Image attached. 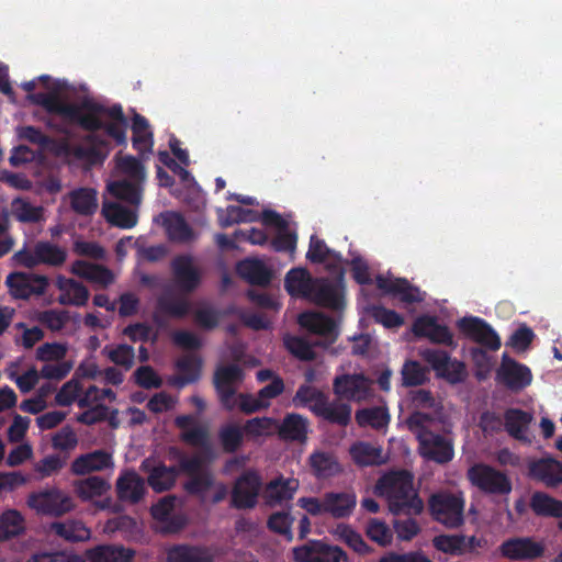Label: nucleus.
<instances>
[{
    "label": "nucleus",
    "mask_w": 562,
    "mask_h": 562,
    "mask_svg": "<svg viewBox=\"0 0 562 562\" xmlns=\"http://www.w3.org/2000/svg\"><path fill=\"white\" fill-rule=\"evenodd\" d=\"M374 492L386 498L393 515H419L424 510V502L414 488V475L407 470L385 473L378 480Z\"/></svg>",
    "instance_id": "f257e3e1"
},
{
    "label": "nucleus",
    "mask_w": 562,
    "mask_h": 562,
    "mask_svg": "<svg viewBox=\"0 0 562 562\" xmlns=\"http://www.w3.org/2000/svg\"><path fill=\"white\" fill-rule=\"evenodd\" d=\"M434 420L429 413L413 412L406 418V425L418 441L419 454L425 460L446 464L454 458V443L452 438L429 429Z\"/></svg>",
    "instance_id": "f03ea898"
},
{
    "label": "nucleus",
    "mask_w": 562,
    "mask_h": 562,
    "mask_svg": "<svg viewBox=\"0 0 562 562\" xmlns=\"http://www.w3.org/2000/svg\"><path fill=\"white\" fill-rule=\"evenodd\" d=\"M292 401L295 407H307L329 424L346 427L351 422L350 404L330 401L325 392L308 384L300 385Z\"/></svg>",
    "instance_id": "7ed1b4c3"
},
{
    "label": "nucleus",
    "mask_w": 562,
    "mask_h": 562,
    "mask_svg": "<svg viewBox=\"0 0 562 562\" xmlns=\"http://www.w3.org/2000/svg\"><path fill=\"white\" fill-rule=\"evenodd\" d=\"M431 518L448 529H457L464 524V501L447 492L432 494L428 499Z\"/></svg>",
    "instance_id": "20e7f679"
},
{
    "label": "nucleus",
    "mask_w": 562,
    "mask_h": 562,
    "mask_svg": "<svg viewBox=\"0 0 562 562\" xmlns=\"http://www.w3.org/2000/svg\"><path fill=\"white\" fill-rule=\"evenodd\" d=\"M308 301L331 311H342L346 306L344 270L340 269L334 280L315 278Z\"/></svg>",
    "instance_id": "39448f33"
},
{
    "label": "nucleus",
    "mask_w": 562,
    "mask_h": 562,
    "mask_svg": "<svg viewBox=\"0 0 562 562\" xmlns=\"http://www.w3.org/2000/svg\"><path fill=\"white\" fill-rule=\"evenodd\" d=\"M468 479L471 484L485 494L507 495L513 485L506 473L485 463H476L468 470Z\"/></svg>",
    "instance_id": "423d86ee"
},
{
    "label": "nucleus",
    "mask_w": 562,
    "mask_h": 562,
    "mask_svg": "<svg viewBox=\"0 0 562 562\" xmlns=\"http://www.w3.org/2000/svg\"><path fill=\"white\" fill-rule=\"evenodd\" d=\"M27 505L37 514L52 517H60L74 508L71 497L58 488L31 493L27 497Z\"/></svg>",
    "instance_id": "0eeeda50"
},
{
    "label": "nucleus",
    "mask_w": 562,
    "mask_h": 562,
    "mask_svg": "<svg viewBox=\"0 0 562 562\" xmlns=\"http://www.w3.org/2000/svg\"><path fill=\"white\" fill-rule=\"evenodd\" d=\"M422 358L431 367L438 378L450 384L461 383L467 378V369L462 361L452 359L450 355L440 349H425Z\"/></svg>",
    "instance_id": "6e6552de"
},
{
    "label": "nucleus",
    "mask_w": 562,
    "mask_h": 562,
    "mask_svg": "<svg viewBox=\"0 0 562 562\" xmlns=\"http://www.w3.org/2000/svg\"><path fill=\"white\" fill-rule=\"evenodd\" d=\"M297 322L308 333L319 336L315 345L327 348L333 345L339 336L337 322L321 312H304L299 315Z\"/></svg>",
    "instance_id": "1a4fd4ad"
},
{
    "label": "nucleus",
    "mask_w": 562,
    "mask_h": 562,
    "mask_svg": "<svg viewBox=\"0 0 562 562\" xmlns=\"http://www.w3.org/2000/svg\"><path fill=\"white\" fill-rule=\"evenodd\" d=\"M83 140L89 145L71 144L68 140H64L59 145V153L90 166L102 164L106 155L102 153L100 146H106V142L95 135L94 132H89L83 137Z\"/></svg>",
    "instance_id": "9d476101"
},
{
    "label": "nucleus",
    "mask_w": 562,
    "mask_h": 562,
    "mask_svg": "<svg viewBox=\"0 0 562 562\" xmlns=\"http://www.w3.org/2000/svg\"><path fill=\"white\" fill-rule=\"evenodd\" d=\"M261 479L255 471H245L235 481L231 505L236 509H251L258 503Z\"/></svg>",
    "instance_id": "9b49d317"
},
{
    "label": "nucleus",
    "mask_w": 562,
    "mask_h": 562,
    "mask_svg": "<svg viewBox=\"0 0 562 562\" xmlns=\"http://www.w3.org/2000/svg\"><path fill=\"white\" fill-rule=\"evenodd\" d=\"M295 562H347V553L337 546H328L321 540H310L292 550Z\"/></svg>",
    "instance_id": "f8f14e48"
},
{
    "label": "nucleus",
    "mask_w": 562,
    "mask_h": 562,
    "mask_svg": "<svg viewBox=\"0 0 562 562\" xmlns=\"http://www.w3.org/2000/svg\"><path fill=\"white\" fill-rule=\"evenodd\" d=\"M371 384L363 373H346L334 379L333 390L340 398L360 403L371 397Z\"/></svg>",
    "instance_id": "ddd939ff"
},
{
    "label": "nucleus",
    "mask_w": 562,
    "mask_h": 562,
    "mask_svg": "<svg viewBox=\"0 0 562 562\" xmlns=\"http://www.w3.org/2000/svg\"><path fill=\"white\" fill-rule=\"evenodd\" d=\"M5 284L12 297L27 300L33 295H43L48 286V279L45 276L26 272H11Z\"/></svg>",
    "instance_id": "4468645a"
},
{
    "label": "nucleus",
    "mask_w": 562,
    "mask_h": 562,
    "mask_svg": "<svg viewBox=\"0 0 562 562\" xmlns=\"http://www.w3.org/2000/svg\"><path fill=\"white\" fill-rule=\"evenodd\" d=\"M496 380L508 390L517 392L531 384L532 373L526 364L516 361L505 352L496 370Z\"/></svg>",
    "instance_id": "2eb2a0df"
},
{
    "label": "nucleus",
    "mask_w": 562,
    "mask_h": 562,
    "mask_svg": "<svg viewBox=\"0 0 562 562\" xmlns=\"http://www.w3.org/2000/svg\"><path fill=\"white\" fill-rule=\"evenodd\" d=\"M459 329L470 339L492 351L501 348V338L492 326L476 316L463 317L458 322Z\"/></svg>",
    "instance_id": "dca6fc26"
},
{
    "label": "nucleus",
    "mask_w": 562,
    "mask_h": 562,
    "mask_svg": "<svg viewBox=\"0 0 562 562\" xmlns=\"http://www.w3.org/2000/svg\"><path fill=\"white\" fill-rule=\"evenodd\" d=\"M178 289L187 294L194 292L202 282V273L190 255L176 256L170 263Z\"/></svg>",
    "instance_id": "f3484780"
},
{
    "label": "nucleus",
    "mask_w": 562,
    "mask_h": 562,
    "mask_svg": "<svg viewBox=\"0 0 562 562\" xmlns=\"http://www.w3.org/2000/svg\"><path fill=\"white\" fill-rule=\"evenodd\" d=\"M82 106L83 120H86V123H82L83 131H100V127L102 126V115L111 117L114 122H126V117L123 113L121 104H114L108 108L99 102L93 101L92 99L85 98L82 99Z\"/></svg>",
    "instance_id": "a211bd4d"
},
{
    "label": "nucleus",
    "mask_w": 562,
    "mask_h": 562,
    "mask_svg": "<svg viewBox=\"0 0 562 562\" xmlns=\"http://www.w3.org/2000/svg\"><path fill=\"white\" fill-rule=\"evenodd\" d=\"M528 475L548 487H555L562 484V462L551 457L532 460L528 464Z\"/></svg>",
    "instance_id": "6ab92c4d"
},
{
    "label": "nucleus",
    "mask_w": 562,
    "mask_h": 562,
    "mask_svg": "<svg viewBox=\"0 0 562 562\" xmlns=\"http://www.w3.org/2000/svg\"><path fill=\"white\" fill-rule=\"evenodd\" d=\"M501 554L513 561L532 560L540 558L544 548L531 538H510L499 547Z\"/></svg>",
    "instance_id": "aec40b11"
},
{
    "label": "nucleus",
    "mask_w": 562,
    "mask_h": 562,
    "mask_svg": "<svg viewBox=\"0 0 562 562\" xmlns=\"http://www.w3.org/2000/svg\"><path fill=\"white\" fill-rule=\"evenodd\" d=\"M413 333L417 337L428 338L434 344L453 346V335L449 327L438 324L434 316H420L413 324Z\"/></svg>",
    "instance_id": "412c9836"
},
{
    "label": "nucleus",
    "mask_w": 562,
    "mask_h": 562,
    "mask_svg": "<svg viewBox=\"0 0 562 562\" xmlns=\"http://www.w3.org/2000/svg\"><path fill=\"white\" fill-rule=\"evenodd\" d=\"M167 562H215V552L211 547L173 544L166 551Z\"/></svg>",
    "instance_id": "4be33fe9"
},
{
    "label": "nucleus",
    "mask_w": 562,
    "mask_h": 562,
    "mask_svg": "<svg viewBox=\"0 0 562 562\" xmlns=\"http://www.w3.org/2000/svg\"><path fill=\"white\" fill-rule=\"evenodd\" d=\"M324 502L326 515L334 519H346L357 506V495L353 492H326Z\"/></svg>",
    "instance_id": "5701e85b"
},
{
    "label": "nucleus",
    "mask_w": 562,
    "mask_h": 562,
    "mask_svg": "<svg viewBox=\"0 0 562 562\" xmlns=\"http://www.w3.org/2000/svg\"><path fill=\"white\" fill-rule=\"evenodd\" d=\"M376 286L390 294L400 296L404 303H419L424 296L417 286L412 285L406 279H389L379 274L375 279Z\"/></svg>",
    "instance_id": "b1692460"
},
{
    "label": "nucleus",
    "mask_w": 562,
    "mask_h": 562,
    "mask_svg": "<svg viewBox=\"0 0 562 562\" xmlns=\"http://www.w3.org/2000/svg\"><path fill=\"white\" fill-rule=\"evenodd\" d=\"M156 310L153 321L157 326L164 327L166 322L160 313L173 318H183L190 313V302L186 297L162 294L157 299Z\"/></svg>",
    "instance_id": "393cba45"
},
{
    "label": "nucleus",
    "mask_w": 562,
    "mask_h": 562,
    "mask_svg": "<svg viewBox=\"0 0 562 562\" xmlns=\"http://www.w3.org/2000/svg\"><path fill=\"white\" fill-rule=\"evenodd\" d=\"M312 474L318 480L334 477L342 472L337 457L330 451L316 450L307 459Z\"/></svg>",
    "instance_id": "a878e982"
},
{
    "label": "nucleus",
    "mask_w": 562,
    "mask_h": 562,
    "mask_svg": "<svg viewBox=\"0 0 562 562\" xmlns=\"http://www.w3.org/2000/svg\"><path fill=\"white\" fill-rule=\"evenodd\" d=\"M145 481L135 471L122 473L116 481L117 498L131 504L139 503L145 495Z\"/></svg>",
    "instance_id": "bb28decb"
},
{
    "label": "nucleus",
    "mask_w": 562,
    "mask_h": 562,
    "mask_svg": "<svg viewBox=\"0 0 562 562\" xmlns=\"http://www.w3.org/2000/svg\"><path fill=\"white\" fill-rule=\"evenodd\" d=\"M278 435L284 441L305 443L308 435V419L300 414H286L278 426Z\"/></svg>",
    "instance_id": "cd10ccee"
},
{
    "label": "nucleus",
    "mask_w": 562,
    "mask_h": 562,
    "mask_svg": "<svg viewBox=\"0 0 562 562\" xmlns=\"http://www.w3.org/2000/svg\"><path fill=\"white\" fill-rule=\"evenodd\" d=\"M112 465V456L100 449L77 457L71 463V472L76 475H85L90 472L102 471Z\"/></svg>",
    "instance_id": "c85d7f7f"
},
{
    "label": "nucleus",
    "mask_w": 562,
    "mask_h": 562,
    "mask_svg": "<svg viewBox=\"0 0 562 562\" xmlns=\"http://www.w3.org/2000/svg\"><path fill=\"white\" fill-rule=\"evenodd\" d=\"M176 368L180 374L170 379V384L182 389L188 384L199 381L202 370V359L199 356L186 355L176 361Z\"/></svg>",
    "instance_id": "c756f323"
},
{
    "label": "nucleus",
    "mask_w": 562,
    "mask_h": 562,
    "mask_svg": "<svg viewBox=\"0 0 562 562\" xmlns=\"http://www.w3.org/2000/svg\"><path fill=\"white\" fill-rule=\"evenodd\" d=\"M70 271L71 273L103 288L109 286L114 281V274L108 267L91 263L86 260L79 259L74 261Z\"/></svg>",
    "instance_id": "7c9ffc66"
},
{
    "label": "nucleus",
    "mask_w": 562,
    "mask_h": 562,
    "mask_svg": "<svg viewBox=\"0 0 562 562\" xmlns=\"http://www.w3.org/2000/svg\"><path fill=\"white\" fill-rule=\"evenodd\" d=\"M48 113L63 116L68 123L82 128L83 106L82 100L79 103L64 102L56 93H52L43 106Z\"/></svg>",
    "instance_id": "2f4dec72"
},
{
    "label": "nucleus",
    "mask_w": 562,
    "mask_h": 562,
    "mask_svg": "<svg viewBox=\"0 0 562 562\" xmlns=\"http://www.w3.org/2000/svg\"><path fill=\"white\" fill-rule=\"evenodd\" d=\"M315 278L306 268H292L284 278V289L293 297L308 300Z\"/></svg>",
    "instance_id": "473e14b6"
},
{
    "label": "nucleus",
    "mask_w": 562,
    "mask_h": 562,
    "mask_svg": "<svg viewBox=\"0 0 562 562\" xmlns=\"http://www.w3.org/2000/svg\"><path fill=\"white\" fill-rule=\"evenodd\" d=\"M90 562H131L135 551L117 544H98L86 551Z\"/></svg>",
    "instance_id": "72a5a7b5"
},
{
    "label": "nucleus",
    "mask_w": 562,
    "mask_h": 562,
    "mask_svg": "<svg viewBox=\"0 0 562 562\" xmlns=\"http://www.w3.org/2000/svg\"><path fill=\"white\" fill-rule=\"evenodd\" d=\"M102 215L109 224L123 229L133 228L138 221L136 210L128 209L117 202H104Z\"/></svg>",
    "instance_id": "f704fd0d"
},
{
    "label": "nucleus",
    "mask_w": 562,
    "mask_h": 562,
    "mask_svg": "<svg viewBox=\"0 0 562 562\" xmlns=\"http://www.w3.org/2000/svg\"><path fill=\"white\" fill-rule=\"evenodd\" d=\"M49 531L71 543L85 542L91 538V530L78 519L54 521L49 525Z\"/></svg>",
    "instance_id": "c9c22d12"
},
{
    "label": "nucleus",
    "mask_w": 562,
    "mask_h": 562,
    "mask_svg": "<svg viewBox=\"0 0 562 562\" xmlns=\"http://www.w3.org/2000/svg\"><path fill=\"white\" fill-rule=\"evenodd\" d=\"M142 468L148 471V485L157 493L169 491L175 485L179 475V470L176 467H167L164 463H159L148 470L145 461Z\"/></svg>",
    "instance_id": "e433bc0d"
},
{
    "label": "nucleus",
    "mask_w": 562,
    "mask_h": 562,
    "mask_svg": "<svg viewBox=\"0 0 562 562\" xmlns=\"http://www.w3.org/2000/svg\"><path fill=\"white\" fill-rule=\"evenodd\" d=\"M238 274L252 285L266 286L271 282V270L259 259H245L237 265Z\"/></svg>",
    "instance_id": "4c0bfd02"
},
{
    "label": "nucleus",
    "mask_w": 562,
    "mask_h": 562,
    "mask_svg": "<svg viewBox=\"0 0 562 562\" xmlns=\"http://www.w3.org/2000/svg\"><path fill=\"white\" fill-rule=\"evenodd\" d=\"M299 488V481L295 479L279 477L268 483L266 488L267 503L270 506L279 505L291 501Z\"/></svg>",
    "instance_id": "58836bf2"
},
{
    "label": "nucleus",
    "mask_w": 562,
    "mask_h": 562,
    "mask_svg": "<svg viewBox=\"0 0 562 562\" xmlns=\"http://www.w3.org/2000/svg\"><path fill=\"white\" fill-rule=\"evenodd\" d=\"M108 191L114 198L138 206L142 202L143 187L140 182L122 179L108 184Z\"/></svg>",
    "instance_id": "ea45409f"
},
{
    "label": "nucleus",
    "mask_w": 562,
    "mask_h": 562,
    "mask_svg": "<svg viewBox=\"0 0 562 562\" xmlns=\"http://www.w3.org/2000/svg\"><path fill=\"white\" fill-rule=\"evenodd\" d=\"M58 288L66 293L58 301L64 305L83 306L89 300V291L86 285L74 279H58Z\"/></svg>",
    "instance_id": "a19ab883"
},
{
    "label": "nucleus",
    "mask_w": 562,
    "mask_h": 562,
    "mask_svg": "<svg viewBox=\"0 0 562 562\" xmlns=\"http://www.w3.org/2000/svg\"><path fill=\"white\" fill-rule=\"evenodd\" d=\"M35 258L38 266L60 267L67 259V250L52 241L40 240L35 244Z\"/></svg>",
    "instance_id": "79ce46f5"
},
{
    "label": "nucleus",
    "mask_w": 562,
    "mask_h": 562,
    "mask_svg": "<svg viewBox=\"0 0 562 562\" xmlns=\"http://www.w3.org/2000/svg\"><path fill=\"white\" fill-rule=\"evenodd\" d=\"M25 531V520L16 509H7L0 515V542L10 540Z\"/></svg>",
    "instance_id": "37998d69"
},
{
    "label": "nucleus",
    "mask_w": 562,
    "mask_h": 562,
    "mask_svg": "<svg viewBox=\"0 0 562 562\" xmlns=\"http://www.w3.org/2000/svg\"><path fill=\"white\" fill-rule=\"evenodd\" d=\"M165 227L170 240L177 243H188L194 239L195 235L192 227L179 213H171L165 218Z\"/></svg>",
    "instance_id": "c03bdc74"
},
{
    "label": "nucleus",
    "mask_w": 562,
    "mask_h": 562,
    "mask_svg": "<svg viewBox=\"0 0 562 562\" xmlns=\"http://www.w3.org/2000/svg\"><path fill=\"white\" fill-rule=\"evenodd\" d=\"M531 422V415L519 408H508L504 414V428L517 440L525 438V430Z\"/></svg>",
    "instance_id": "a18cd8bd"
},
{
    "label": "nucleus",
    "mask_w": 562,
    "mask_h": 562,
    "mask_svg": "<svg viewBox=\"0 0 562 562\" xmlns=\"http://www.w3.org/2000/svg\"><path fill=\"white\" fill-rule=\"evenodd\" d=\"M530 508L537 516L562 517V501L555 499L542 492L532 494Z\"/></svg>",
    "instance_id": "49530a36"
},
{
    "label": "nucleus",
    "mask_w": 562,
    "mask_h": 562,
    "mask_svg": "<svg viewBox=\"0 0 562 562\" xmlns=\"http://www.w3.org/2000/svg\"><path fill=\"white\" fill-rule=\"evenodd\" d=\"M355 418L360 427L370 426L376 430L386 427L390 423V414L387 409L381 406L358 409Z\"/></svg>",
    "instance_id": "de8ad7c7"
},
{
    "label": "nucleus",
    "mask_w": 562,
    "mask_h": 562,
    "mask_svg": "<svg viewBox=\"0 0 562 562\" xmlns=\"http://www.w3.org/2000/svg\"><path fill=\"white\" fill-rule=\"evenodd\" d=\"M71 209L80 215H92L98 207L97 192L93 189L80 188L70 193Z\"/></svg>",
    "instance_id": "09e8293b"
},
{
    "label": "nucleus",
    "mask_w": 562,
    "mask_h": 562,
    "mask_svg": "<svg viewBox=\"0 0 562 562\" xmlns=\"http://www.w3.org/2000/svg\"><path fill=\"white\" fill-rule=\"evenodd\" d=\"M76 492L82 501H90L93 497L102 496L105 494L111 485L110 483L98 475H92L87 479L77 481L75 484Z\"/></svg>",
    "instance_id": "8fccbe9b"
},
{
    "label": "nucleus",
    "mask_w": 562,
    "mask_h": 562,
    "mask_svg": "<svg viewBox=\"0 0 562 562\" xmlns=\"http://www.w3.org/2000/svg\"><path fill=\"white\" fill-rule=\"evenodd\" d=\"M382 450L368 442H357L350 448V456L360 467L379 465L383 462Z\"/></svg>",
    "instance_id": "3c124183"
},
{
    "label": "nucleus",
    "mask_w": 562,
    "mask_h": 562,
    "mask_svg": "<svg viewBox=\"0 0 562 562\" xmlns=\"http://www.w3.org/2000/svg\"><path fill=\"white\" fill-rule=\"evenodd\" d=\"M306 258L312 263H324L327 259L334 260L338 265L342 262L341 255L330 249L326 243L316 235H312L310 238Z\"/></svg>",
    "instance_id": "603ef678"
},
{
    "label": "nucleus",
    "mask_w": 562,
    "mask_h": 562,
    "mask_svg": "<svg viewBox=\"0 0 562 562\" xmlns=\"http://www.w3.org/2000/svg\"><path fill=\"white\" fill-rule=\"evenodd\" d=\"M283 344L291 355L302 361H312L316 358L314 347L318 346L315 345V341L311 342L300 336L285 335L283 337Z\"/></svg>",
    "instance_id": "864d4df0"
},
{
    "label": "nucleus",
    "mask_w": 562,
    "mask_h": 562,
    "mask_svg": "<svg viewBox=\"0 0 562 562\" xmlns=\"http://www.w3.org/2000/svg\"><path fill=\"white\" fill-rule=\"evenodd\" d=\"M244 428L234 424H227L220 428L218 440L222 449L226 453L236 452L244 441Z\"/></svg>",
    "instance_id": "5fc2aeb1"
},
{
    "label": "nucleus",
    "mask_w": 562,
    "mask_h": 562,
    "mask_svg": "<svg viewBox=\"0 0 562 562\" xmlns=\"http://www.w3.org/2000/svg\"><path fill=\"white\" fill-rule=\"evenodd\" d=\"M102 353L109 358L111 362L124 368L126 371L134 366L135 350L134 347L120 344L116 346L106 345Z\"/></svg>",
    "instance_id": "6e6d98bb"
},
{
    "label": "nucleus",
    "mask_w": 562,
    "mask_h": 562,
    "mask_svg": "<svg viewBox=\"0 0 562 562\" xmlns=\"http://www.w3.org/2000/svg\"><path fill=\"white\" fill-rule=\"evenodd\" d=\"M428 370L416 360H406L402 367V385L419 386L428 381Z\"/></svg>",
    "instance_id": "4d7b16f0"
},
{
    "label": "nucleus",
    "mask_w": 562,
    "mask_h": 562,
    "mask_svg": "<svg viewBox=\"0 0 562 562\" xmlns=\"http://www.w3.org/2000/svg\"><path fill=\"white\" fill-rule=\"evenodd\" d=\"M463 533L447 535L441 533L432 538V547L442 553L452 557L464 555L463 550Z\"/></svg>",
    "instance_id": "13d9d810"
},
{
    "label": "nucleus",
    "mask_w": 562,
    "mask_h": 562,
    "mask_svg": "<svg viewBox=\"0 0 562 562\" xmlns=\"http://www.w3.org/2000/svg\"><path fill=\"white\" fill-rule=\"evenodd\" d=\"M215 477L211 470L190 475L183 487L190 495L204 498L206 492L214 485Z\"/></svg>",
    "instance_id": "bf43d9fd"
},
{
    "label": "nucleus",
    "mask_w": 562,
    "mask_h": 562,
    "mask_svg": "<svg viewBox=\"0 0 562 562\" xmlns=\"http://www.w3.org/2000/svg\"><path fill=\"white\" fill-rule=\"evenodd\" d=\"M294 517L290 512H276L267 521V527L274 533L283 536L288 541L293 540L292 525Z\"/></svg>",
    "instance_id": "052dcab7"
},
{
    "label": "nucleus",
    "mask_w": 562,
    "mask_h": 562,
    "mask_svg": "<svg viewBox=\"0 0 562 562\" xmlns=\"http://www.w3.org/2000/svg\"><path fill=\"white\" fill-rule=\"evenodd\" d=\"M336 535L355 552L366 555L371 552V548L366 543L362 536L353 530L349 525L339 524L336 528Z\"/></svg>",
    "instance_id": "680f3d73"
},
{
    "label": "nucleus",
    "mask_w": 562,
    "mask_h": 562,
    "mask_svg": "<svg viewBox=\"0 0 562 562\" xmlns=\"http://www.w3.org/2000/svg\"><path fill=\"white\" fill-rule=\"evenodd\" d=\"M117 168L127 176V180L143 183L146 178V170L140 159L126 155L117 157Z\"/></svg>",
    "instance_id": "e2e57ef3"
},
{
    "label": "nucleus",
    "mask_w": 562,
    "mask_h": 562,
    "mask_svg": "<svg viewBox=\"0 0 562 562\" xmlns=\"http://www.w3.org/2000/svg\"><path fill=\"white\" fill-rule=\"evenodd\" d=\"M13 214L21 223H38L44 217L43 206H34L31 203L16 199L13 202Z\"/></svg>",
    "instance_id": "0e129e2a"
},
{
    "label": "nucleus",
    "mask_w": 562,
    "mask_h": 562,
    "mask_svg": "<svg viewBox=\"0 0 562 562\" xmlns=\"http://www.w3.org/2000/svg\"><path fill=\"white\" fill-rule=\"evenodd\" d=\"M244 379V371L238 364H227L217 368L214 373V386H234L235 383Z\"/></svg>",
    "instance_id": "69168bd1"
},
{
    "label": "nucleus",
    "mask_w": 562,
    "mask_h": 562,
    "mask_svg": "<svg viewBox=\"0 0 562 562\" xmlns=\"http://www.w3.org/2000/svg\"><path fill=\"white\" fill-rule=\"evenodd\" d=\"M222 313L213 306L198 308L193 313L195 324L205 330H213L220 324Z\"/></svg>",
    "instance_id": "338daca9"
},
{
    "label": "nucleus",
    "mask_w": 562,
    "mask_h": 562,
    "mask_svg": "<svg viewBox=\"0 0 562 562\" xmlns=\"http://www.w3.org/2000/svg\"><path fill=\"white\" fill-rule=\"evenodd\" d=\"M256 220V212L237 205H228L226 216L220 220L222 227H229L237 223L252 222Z\"/></svg>",
    "instance_id": "774afa93"
}]
</instances>
